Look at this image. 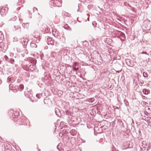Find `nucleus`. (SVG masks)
Instances as JSON below:
<instances>
[{
  "instance_id": "f257e3e1",
  "label": "nucleus",
  "mask_w": 151,
  "mask_h": 151,
  "mask_svg": "<svg viewBox=\"0 0 151 151\" xmlns=\"http://www.w3.org/2000/svg\"><path fill=\"white\" fill-rule=\"evenodd\" d=\"M28 63L26 65L27 68L32 71L36 69L35 65L37 63L36 60L33 58L29 57L28 59Z\"/></svg>"
},
{
  "instance_id": "f03ea898",
  "label": "nucleus",
  "mask_w": 151,
  "mask_h": 151,
  "mask_svg": "<svg viewBox=\"0 0 151 151\" xmlns=\"http://www.w3.org/2000/svg\"><path fill=\"white\" fill-rule=\"evenodd\" d=\"M65 112L66 115H69L68 119V121L74 122L75 124L78 123V122L79 121L78 120L80 119V118L72 116L70 115L71 112L68 111H66Z\"/></svg>"
},
{
  "instance_id": "7ed1b4c3",
  "label": "nucleus",
  "mask_w": 151,
  "mask_h": 151,
  "mask_svg": "<svg viewBox=\"0 0 151 151\" xmlns=\"http://www.w3.org/2000/svg\"><path fill=\"white\" fill-rule=\"evenodd\" d=\"M61 0H51L50 3V5L52 7H61L62 6Z\"/></svg>"
},
{
  "instance_id": "20e7f679",
  "label": "nucleus",
  "mask_w": 151,
  "mask_h": 151,
  "mask_svg": "<svg viewBox=\"0 0 151 151\" xmlns=\"http://www.w3.org/2000/svg\"><path fill=\"white\" fill-rule=\"evenodd\" d=\"M19 115V112L18 111H13L10 114V116L11 119H13L14 122L17 121L18 119L17 118Z\"/></svg>"
},
{
  "instance_id": "39448f33",
  "label": "nucleus",
  "mask_w": 151,
  "mask_h": 151,
  "mask_svg": "<svg viewBox=\"0 0 151 151\" xmlns=\"http://www.w3.org/2000/svg\"><path fill=\"white\" fill-rule=\"evenodd\" d=\"M114 33L116 35V37L121 39V37L124 38L125 37L124 34L120 31L115 30L114 31Z\"/></svg>"
},
{
  "instance_id": "423d86ee",
  "label": "nucleus",
  "mask_w": 151,
  "mask_h": 151,
  "mask_svg": "<svg viewBox=\"0 0 151 151\" xmlns=\"http://www.w3.org/2000/svg\"><path fill=\"white\" fill-rule=\"evenodd\" d=\"M0 14L2 16H4L6 14L8 11V8L7 7H0Z\"/></svg>"
},
{
  "instance_id": "0eeeda50",
  "label": "nucleus",
  "mask_w": 151,
  "mask_h": 151,
  "mask_svg": "<svg viewBox=\"0 0 151 151\" xmlns=\"http://www.w3.org/2000/svg\"><path fill=\"white\" fill-rule=\"evenodd\" d=\"M46 41L48 45H54V40L50 37L47 36L46 37Z\"/></svg>"
},
{
  "instance_id": "6e6552de",
  "label": "nucleus",
  "mask_w": 151,
  "mask_h": 151,
  "mask_svg": "<svg viewBox=\"0 0 151 151\" xmlns=\"http://www.w3.org/2000/svg\"><path fill=\"white\" fill-rule=\"evenodd\" d=\"M126 64L128 66L131 67H133L134 66V64L132 61L129 59H127L125 60Z\"/></svg>"
},
{
  "instance_id": "1a4fd4ad",
  "label": "nucleus",
  "mask_w": 151,
  "mask_h": 151,
  "mask_svg": "<svg viewBox=\"0 0 151 151\" xmlns=\"http://www.w3.org/2000/svg\"><path fill=\"white\" fill-rule=\"evenodd\" d=\"M28 41V40L27 38H23L21 40L20 42L24 48L27 45Z\"/></svg>"
},
{
  "instance_id": "9d476101",
  "label": "nucleus",
  "mask_w": 151,
  "mask_h": 151,
  "mask_svg": "<svg viewBox=\"0 0 151 151\" xmlns=\"http://www.w3.org/2000/svg\"><path fill=\"white\" fill-rule=\"evenodd\" d=\"M118 123L121 128L124 129V123L121 119L118 120Z\"/></svg>"
},
{
  "instance_id": "9b49d317",
  "label": "nucleus",
  "mask_w": 151,
  "mask_h": 151,
  "mask_svg": "<svg viewBox=\"0 0 151 151\" xmlns=\"http://www.w3.org/2000/svg\"><path fill=\"white\" fill-rule=\"evenodd\" d=\"M8 47V45L6 43H4L1 50L3 52H5Z\"/></svg>"
},
{
  "instance_id": "f8f14e48",
  "label": "nucleus",
  "mask_w": 151,
  "mask_h": 151,
  "mask_svg": "<svg viewBox=\"0 0 151 151\" xmlns=\"http://www.w3.org/2000/svg\"><path fill=\"white\" fill-rule=\"evenodd\" d=\"M55 114L57 116H59L61 115L60 111L58 108H55Z\"/></svg>"
},
{
  "instance_id": "ddd939ff",
  "label": "nucleus",
  "mask_w": 151,
  "mask_h": 151,
  "mask_svg": "<svg viewBox=\"0 0 151 151\" xmlns=\"http://www.w3.org/2000/svg\"><path fill=\"white\" fill-rule=\"evenodd\" d=\"M142 92L145 95H147L150 93V91L146 88H144Z\"/></svg>"
},
{
  "instance_id": "4468645a",
  "label": "nucleus",
  "mask_w": 151,
  "mask_h": 151,
  "mask_svg": "<svg viewBox=\"0 0 151 151\" xmlns=\"http://www.w3.org/2000/svg\"><path fill=\"white\" fill-rule=\"evenodd\" d=\"M25 118L24 117H22L21 118H20L19 120H18L19 122H21L23 123V124H24L25 122L26 121V120L25 119Z\"/></svg>"
},
{
  "instance_id": "2eb2a0df",
  "label": "nucleus",
  "mask_w": 151,
  "mask_h": 151,
  "mask_svg": "<svg viewBox=\"0 0 151 151\" xmlns=\"http://www.w3.org/2000/svg\"><path fill=\"white\" fill-rule=\"evenodd\" d=\"M4 39V36L3 33L0 31V42L3 41Z\"/></svg>"
},
{
  "instance_id": "dca6fc26",
  "label": "nucleus",
  "mask_w": 151,
  "mask_h": 151,
  "mask_svg": "<svg viewBox=\"0 0 151 151\" xmlns=\"http://www.w3.org/2000/svg\"><path fill=\"white\" fill-rule=\"evenodd\" d=\"M70 133L73 135H76L77 133V131L75 129H72L70 131Z\"/></svg>"
},
{
  "instance_id": "f3484780",
  "label": "nucleus",
  "mask_w": 151,
  "mask_h": 151,
  "mask_svg": "<svg viewBox=\"0 0 151 151\" xmlns=\"http://www.w3.org/2000/svg\"><path fill=\"white\" fill-rule=\"evenodd\" d=\"M52 34L54 35V36L56 37H58L59 35V33H58V31H56L54 32V31L52 30Z\"/></svg>"
},
{
  "instance_id": "a211bd4d",
  "label": "nucleus",
  "mask_w": 151,
  "mask_h": 151,
  "mask_svg": "<svg viewBox=\"0 0 151 151\" xmlns=\"http://www.w3.org/2000/svg\"><path fill=\"white\" fill-rule=\"evenodd\" d=\"M63 93V91L61 90H58L57 91V94L59 96H61Z\"/></svg>"
},
{
  "instance_id": "6ab92c4d",
  "label": "nucleus",
  "mask_w": 151,
  "mask_h": 151,
  "mask_svg": "<svg viewBox=\"0 0 151 151\" xmlns=\"http://www.w3.org/2000/svg\"><path fill=\"white\" fill-rule=\"evenodd\" d=\"M95 100V99L94 98H92L90 99H87L86 101L89 102L90 103H93Z\"/></svg>"
},
{
  "instance_id": "aec40b11",
  "label": "nucleus",
  "mask_w": 151,
  "mask_h": 151,
  "mask_svg": "<svg viewBox=\"0 0 151 151\" xmlns=\"http://www.w3.org/2000/svg\"><path fill=\"white\" fill-rule=\"evenodd\" d=\"M8 62L13 64H14V60L12 58H11L9 59V60L8 61Z\"/></svg>"
},
{
  "instance_id": "412c9836",
  "label": "nucleus",
  "mask_w": 151,
  "mask_h": 151,
  "mask_svg": "<svg viewBox=\"0 0 151 151\" xmlns=\"http://www.w3.org/2000/svg\"><path fill=\"white\" fill-rule=\"evenodd\" d=\"M64 28L65 29L69 30H71V28L69 27L67 24L65 26Z\"/></svg>"
},
{
  "instance_id": "4be33fe9",
  "label": "nucleus",
  "mask_w": 151,
  "mask_h": 151,
  "mask_svg": "<svg viewBox=\"0 0 151 151\" xmlns=\"http://www.w3.org/2000/svg\"><path fill=\"white\" fill-rule=\"evenodd\" d=\"M30 45V46L32 47L36 48L37 47V45L34 43H31Z\"/></svg>"
},
{
  "instance_id": "5701e85b",
  "label": "nucleus",
  "mask_w": 151,
  "mask_h": 151,
  "mask_svg": "<svg viewBox=\"0 0 151 151\" xmlns=\"http://www.w3.org/2000/svg\"><path fill=\"white\" fill-rule=\"evenodd\" d=\"M19 90L20 91H22L23 89L24 88V85L22 84H20L19 86Z\"/></svg>"
},
{
  "instance_id": "b1692460",
  "label": "nucleus",
  "mask_w": 151,
  "mask_h": 151,
  "mask_svg": "<svg viewBox=\"0 0 151 151\" xmlns=\"http://www.w3.org/2000/svg\"><path fill=\"white\" fill-rule=\"evenodd\" d=\"M148 76V74L147 72H145L143 73V76L144 78H147Z\"/></svg>"
},
{
  "instance_id": "393cba45",
  "label": "nucleus",
  "mask_w": 151,
  "mask_h": 151,
  "mask_svg": "<svg viewBox=\"0 0 151 151\" xmlns=\"http://www.w3.org/2000/svg\"><path fill=\"white\" fill-rule=\"evenodd\" d=\"M14 14H15L16 15L14 16V17H13V18L11 19L12 20L14 21L16 20L17 18V14L16 13H14Z\"/></svg>"
},
{
  "instance_id": "a878e982",
  "label": "nucleus",
  "mask_w": 151,
  "mask_h": 151,
  "mask_svg": "<svg viewBox=\"0 0 151 151\" xmlns=\"http://www.w3.org/2000/svg\"><path fill=\"white\" fill-rule=\"evenodd\" d=\"M42 96V94L41 93L37 94L36 95V97L38 99H40Z\"/></svg>"
},
{
  "instance_id": "bb28decb",
  "label": "nucleus",
  "mask_w": 151,
  "mask_h": 151,
  "mask_svg": "<svg viewBox=\"0 0 151 151\" xmlns=\"http://www.w3.org/2000/svg\"><path fill=\"white\" fill-rule=\"evenodd\" d=\"M11 79H12L11 77H8L7 79V82H8V83H12V81H11Z\"/></svg>"
},
{
  "instance_id": "cd10ccee",
  "label": "nucleus",
  "mask_w": 151,
  "mask_h": 151,
  "mask_svg": "<svg viewBox=\"0 0 151 151\" xmlns=\"http://www.w3.org/2000/svg\"><path fill=\"white\" fill-rule=\"evenodd\" d=\"M4 43L3 41L0 42V50H1L3 46Z\"/></svg>"
},
{
  "instance_id": "c85d7f7f",
  "label": "nucleus",
  "mask_w": 151,
  "mask_h": 151,
  "mask_svg": "<svg viewBox=\"0 0 151 151\" xmlns=\"http://www.w3.org/2000/svg\"><path fill=\"white\" fill-rule=\"evenodd\" d=\"M93 5L92 4H89L88 5V8L90 9H93Z\"/></svg>"
},
{
  "instance_id": "c756f323",
  "label": "nucleus",
  "mask_w": 151,
  "mask_h": 151,
  "mask_svg": "<svg viewBox=\"0 0 151 151\" xmlns=\"http://www.w3.org/2000/svg\"><path fill=\"white\" fill-rule=\"evenodd\" d=\"M124 102L125 104L127 106H129V103L127 100L126 99H124Z\"/></svg>"
},
{
  "instance_id": "7c9ffc66",
  "label": "nucleus",
  "mask_w": 151,
  "mask_h": 151,
  "mask_svg": "<svg viewBox=\"0 0 151 151\" xmlns=\"http://www.w3.org/2000/svg\"><path fill=\"white\" fill-rule=\"evenodd\" d=\"M23 24H24V28H25V27L27 28L29 26V23H27L26 24L23 23Z\"/></svg>"
},
{
  "instance_id": "2f4dec72",
  "label": "nucleus",
  "mask_w": 151,
  "mask_h": 151,
  "mask_svg": "<svg viewBox=\"0 0 151 151\" xmlns=\"http://www.w3.org/2000/svg\"><path fill=\"white\" fill-rule=\"evenodd\" d=\"M147 63L148 65H150L151 64V59L150 58H148V60H147Z\"/></svg>"
},
{
  "instance_id": "473e14b6",
  "label": "nucleus",
  "mask_w": 151,
  "mask_h": 151,
  "mask_svg": "<svg viewBox=\"0 0 151 151\" xmlns=\"http://www.w3.org/2000/svg\"><path fill=\"white\" fill-rule=\"evenodd\" d=\"M4 59L5 60L8 62V61L9 60V59L8 57L6 55H5L4 57Z\"/></svg>"
},
{
  "instance_id": "72a5a7b5",
  "label": "nucleus",
  "mask_w": 151,
  "mask_h": 151,
  "mask_svg": "<svg viewBox=\"0 0 151 151\" xmlns=\"http://www.w3.org/2000/svg\"><path fill=\"white\" fill-rule=\"evenodd\" d=\"M83 45H88V42L86 41H85L83 42Z\"/></svg>"
},
{
  "instance_id": "f704fd0d",
  "label": "nucleus",
  "mask_w": 151,
  "mask_h": 151,
  "mask_svg": "<svg viewBox=\"0 0 151 151\" xmlns=\"http://www.w3.org/2000/svg\"><path fill=\"white\" fill-rule=\"evenodd\" d=\"M92 24L93 25V26L94 27H96V25L97 24V23L95 21H93V22H92Z\"/></svg>"
},
{
  "instance_id": "c9c22d12",
  "label": "nucleus",
  "mask_w": 151,
  "mask_h": 151,
  "mask_svg": "<svg viewBox=\"0 0 151 151\" xmlns=\"http://www.w3.org/2000/svg\"><path fill=\"white\" fill-rule=\"evenodd\" d=\"M144 81L142 80H140L139 81V83L142 85L144 84Z\"/></svg>"
},
{
  "instance_id": "e433bc0d",
  "label": "nucleus",
  "mask_w": 151,
  "mask_h": 151,
  "mask_svg": "<svg viewBox=\"0 0 151 151\" xmlns=\"http://www.w3.org/2000/svg\"><path fill=\"white\" fill-rule=\"evenodd\" d=\"M19 5H20L22 4V3L24 2V0H19Z\"/></svg>"
},
{
  "instance_id": "4c0bfd02",
  "label": "nucleus",
  "mask_w": 151,
  "mask_h": 151,
  "mask_svg": "<svg viewBox=\"0 0 151 151\" xmlns=\"http://www.w3.org/2000/svg\"><path fill=\"white\" fill-rule=\"evenodd\" d=\"M151 148V145L150 144H149L148 145L147 148V151H148L150 148Z\"/></svg>"
},
{
  "instance_id": "58836bf2",
  "label": "nucleus",
  "mask_w": 151,
  "mask_h": 151,
  "mask_svg": "<svg viewBox=\"0 0 151 151\" xmlns=\"http://www.w3.org/2000/svg\"><path fill=\"white\" fill-rule=\"evenodd\" d=\"M141 54H145V55H146V57L147 58H148V55H149L148 54H147L146 53V52H142L141 53Z\"/></svg>"
},
{
  "instance_id": "ea45409f",
  "label": "nucleus",
  "mask_w": 151,
  "mask_h": 151,
  "mask_svg": "<svg viewBox=\"0 0 151 151\" xmlns=\"http://www.w3.org/2000/svg\"><path fill=\"white\" fill-rule=\"evenodd\" d=\"M50 28H49V27H47V28H46V30H46V31L47 30V32H50Z\"/></svg>"
},
{
  "instance_id": "a19ab883",
  "label": "nucleus",
  "mask_w": 151,
  "mask_h": 151,
  "mask_svg": "<svg viewBox=\"0 0 151 151\" xmlns=\"http://www.w3.org/2000/svg\"><path fill=\"white\" fill-rule=\"evenodd\" d=\"M62 38V41L63 42H64L65 41V38L64 37L62 36V37L60 38V39Z\"/></svg>"
},
{
  "instance_id": "79ce46f5",
  "label": "nucleus",
  "mask_w": 151,
  "mask_h": 151,
  "mask_svg": "<svg viewBox=\"0 0 151 151\" xmlns=\"http://www.w3.org/2000/svg\"><path fill=\"white\" fill-rule=\"evenodd\" d=\"M73 69L74 70H75V71H77L78 70V68H76V67H73Z\"/></svg>"
},
{
  "instance_id": "37998d69",
  "label": "nucleus",
  "mask_w": 151,
  "mask_h": 151,
  "mask_svg": "<svg viewBox=\"0 0 151 151\" xmlns=\"http://www.w3.org/2000/svg\"><path fill=\"white\" fill-rule=\"evenodd\" d=\"M147 30L149 31L150 32H151V25L150 26L149 28L147 29Z\"/></svg>"
},
{
  "instance_id": "c03bdc74",
  "label": "nucleus",
  "mask_w": 151,
  "mask_h": 151,
  "mask_svg": "<svg viewBox=\"0 0 151 151\" xmlns=\"http://www.w3.org/2000/svg\"><path fill=\"white\" fill-rule=\"evenodd\" d=\"M143 120L147 122L148 125H150V123H151V122L150 121H149L148 120H146L145 119H144Z\"/></svg>"
},
{
  "instance_id": "a18cd8bd",
  "label": "nucleus",
  "mask_w": 151,
  "mask_h": 151,
  "mask_svg": "<svg viewBox=\"0 0 151 151\" xmlns=\"http://www.w3.org/2000/svg\"><path fill=\"white\" fill-rule=\"evenodd\" d=\"M112 151H115L116 150V149L114 146H113L112 147Z\"/></svg>"
},
{
  "instance_id": "49530a36",
  "label": "nucleus",
  "mask_w": 151,
  "mask_h": 151,
  "mask_svg": "<svg viewBox=\"0 0 151 151\" xmlns=\"http://www.w3.org/2000/svg\"><path fill=\"white\" fill-rule=\"evenodd\" d=\"M142 145H145L147 146L146 145V142L145 141H143L142 142Z\"/></svg>"
},
{
  "instance_id": "de8ad7c7",
  "label": "nucleus",
  "mask_w": 151,
  "mask_h": 151,
  "mask_svg": "<svg viewBox=\"0 0 151 151\" xmlns=\"http://www.w3.org/2000/svg\"><path fill=\"white\" fill-rule=\"evenodd\" d=\"M147 111H148L147 112H148V111H151V108H149V107H148L147 109Z\"/></svg>"
},
{
  "instance_id": "09e8293b",
  "label": "nucleus",
  "mask_w": 151,
  "mask_h": 151,
  "mask_svg": "<svg viewBox=\"0 0 151 151\" xmlns=\"http://www.w3.org/2000/svg\"><path fill=\"white\" fill-rule=\"evenodd\" d=\"M77 63L76 62L74 63L73 64V67L76 66L77 65Z\"/></svg>"
},
{
  "instance_id": "8fccbe9b",
  "label": "nucleus",
  "mask_w": 151,
  "mask_h": 151,
  "mask_svg": "<svg viewBox=\"0 0 151 151\" xmlns=\"http://www.w3.org/2000/svg\"><path fill=\"white\" fill-rule=\"evenodd\" d=\"M148 112V111H146L145 112V114H146L147 116H148L150 114H147V113L146 112Z\"/></svg>"
},
{
  "instance_id": "3c124183",
  "label": "nucleus",
  "mask_w": 151,
  "mask_h": 151,
  "mask_svg": "<svg viewBox=\"0 0 151 151\" xmlns=\"http://www.w3.org/2000/svg\"><path fill=\"white\" fill-rule=\"evenodd\" d=\"M146 112L147 113V114H151V110L150 111H148V112H147L146 111Z\"/></svg>"
},
{
  "instance_id": "603ef678",
  "label": "nucleus",
  "mask_w": 151,
  "mask_h": 151,
  "mask_svg": "<svg viewBox=\"0 0 151 151\" xmlns=\"http://www.w3.org/2000/svg\"><path fill=\"white\" fill-rule=\"evenodd\" d=\"M4 24V23L3 22H1V24H0V27H1Z\"/></svg>"
},
{
  "instance_id": "864d4df0",
  "label": "nucleus",
  "mask_w": 151,
  "mask_h": 151,
  "mask_svg": "<svg viewBox=\"0 0 151 151\" xmlns=\"http://www.w3.org/2000/svg\"><path fill=\"white\" fill-rule=\"evenodd\" d=\"M124 76H122L121 77V79H122L123 80V79H124Z\"/></svg>"
},
{
  "instance_id": "5fc2aeb1",
  "label": "nucleus",
  "mask_w": 151,
  "mask_h": 151,
  "mask_svg": "<svg viewBox=\"0 0 151 151\" xmlns=\"http://www.w3.org/2000/svg\"><path fill=\"white\" fill-rule=\"evenodd\" d=\"M19 20L20 21V23H22V20L21 19H19Z\"/></svg>"
},
{
  "instance_id": "6e6d98bb",
  "label": "nucleus",
  "mask_w": 151,
  "mask_h": 151,
  "mask_svg": "<svg viewBox=\"0 0 151 151\" xmlns=\"http://www.w3.org/2000/svg\"><path fill=\"white\" fill-rule=\"evenodd\" d=\"M117 99H118V100L119 101V102H121L120 101V100L119 97H118Z\"/></svg>"
},
{
  "instance_id": "4d7b16f0",
  "label": "nucleus",
  "mask_w": 151,
  "mask_h": 151,
  "mask_svg": "<svg viewBox=\"0 0 151 151\" xmlns=\"http://www.w3.org/2000/svg\"><path fill=\"white\" fill-rule=\"evenodd\" d=\"M142 98L143 99H145V97L143 95H142Z\"/></svg>"
},
{
  "instance_id": "13d9d810",
  "label": "nucleus",
  "mask_w": 151,
  "mask_h": 151,
  "mask_svg": "<svg viewBox=\"0 0 151 151\" xmlns=\"http://www.w3.org/2000/svg\"><path fill=\"white\" fill-rule=\"evenodd\" d=\"M21 55L22 57H24V54H21Z\"/></svg>"
},
{
  "instance_id": "bf43d9fd",
  "label": "nucleus",
  "mask_w": 151,
  "mask_h": 151,
  "mask_svg": "<svg viewBox=\"0 0 151 151\" xmlns=\"http://www.w3.org/2000/svg\"><path fill=\"white\" fill-rule=\"evenodd\" d=\"M128 6H129V7H130L131 8L132 7L130 5H129V4H128Z\"/></svg>"
},
{
  "instance_id": "052dcab7",
  "label": "nucleus",
  "mask_w": 151,
  "mask_h": 151,
  "mask_svg": "<svg viewBox=\"0 0 151 151\" xmlns=\"http://www.w3.org/2000/svg\"><path fill=\"white\" fill-rule=\"evenodd\" d=\"M77 20H78V22H80V21H79V20H78V18H77Z\"/></svg>"
},
{
  "instance_id": "680f3d73",
  "label": "nucleus",
  "mask_w": 151,
  "mask_h": 151,
  "mask_svg": "<svg viewBox=\"0 0 151 151\" xmlns=\"http://www.w3.org/2000/svg\"><path fill=\"white\" fill-rule=\"evenodd\" d=\"M66 51V50H63L62 51Z\"/></svg>"
},
{
  "instance_id": "e2e57ef3",
  "label": "nucleus",
  "mask_w": 151,
  "mask_h": 151,
  "mask_svg": "<svg viewBox=\"0 0 151 151\" xmlns=\"http://www.w3.org/2000/svg\"><path fill=\"white\" fill-rule=\"evenodd\" d=\"M103 128V127H101L100 128V129H101L102 128Z\"/></svg>"
},
{
  "instance_id": "0e129e2a",
  "label": "nucleus",
  "mask_w": 151,
  "mask_h": 151,
  "mask_svg": "<svg viewBox=\"0 0 151 151\" xmlns=\"http://www.w3.org/2000/svg\"><path fill=\"white\" fill-rule=\"evenodd\" d=\"M1 83V81L0 80V84Z\"/></svg>"
},
{
  "instance_id": "69168bd1",
  "label": "nucleus",
  "mask_w": 151,
  "mask_h": 151,
  "mask_svg": "<svg viewBox=\"0 0 151 151\" xmlns=\"http://www.w3.org/2000/svg\"><path fill=\"white\" fill-rule=\"evenodd\" d=\"M127 147L126 148H125V149L123 148V150H125V149H127Z\"/></svg>"
},
{
  "instance_id": "338daca9",
  "label": "nucleus",
  "mask_w": 151,
  "mask_h": 151,
  "mask_svg": "<svg viewBox=\"0 0 151 151\" xmlns=\"http://www.w3.org/2000/svg\"><path fill=\"white\" fill-rule=\"evenodd\" d=\"M150 55L151 56V51L150 52Z\"/></svg>"
},
{
  "instance_id": "774afa93",
  "label": "nucleus",
  "mask_w": 151,
  "mask_h": 151,
  "mask_svg": "<svg viewBox=\"0 0 151 151\" xmlns=\"http://www.w3.org/2000/svg\"><path fill=\"white\" fill-rule=\"evenodd\" d=\"M132 123L134 124V122H133V119H132Z\"/></svg>"
}]
</instances>
